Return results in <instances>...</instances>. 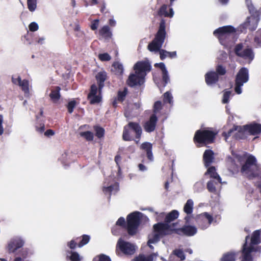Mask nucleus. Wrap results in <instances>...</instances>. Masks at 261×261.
Wrapping results in <instances>:
<instances>
[{
	"label": "nucleus",
	"instance_id": "4",
	"mask_svg": "<svg viewBox=\"0 0 261 261\" xmlns=\"http://www.w3.org/2000/svg\"><path fill=\"white\" fill-rule=\"evenodd\" d=\"M241 173H249V178L261 177V169L257 166V160L254 156L250 154L247 158L241 168Z\"/></svg>",
	"mask_w": 261,
	"mask_h": 261
},
{
	"label": "nucleus",
	"instance_id": "25",
	"mask_svg": "<svg viewBox=\"0 0 261 261\" xmlns=\"http://www.w3.org/2000/svg\"><path fill=\"white\" fill-rule=\"evenodd\" d=\"M140 149L146 152V155L148 160H153V154L152 152V145L151 143L145 142L140 146Z\"/></svg>",
	"mask_w": 261,
	"mask_h": 261
},
{
	"label": "nucleus",
	"instance_id": "16",
	"mask_svg": "<svg viewBox=\"0 0 261 261\" xmlns=\"http://www.w3.org/2000/svg\"><path fill=\"white\" fill-rule=\"evenodd\" d=\"M144 82L145 77L135 72L129 74L126 83L129 87H134L137 86H141Z\"/></svg>",
	"mask_w": 261,
	"mask_h": 261
},
{
	"label": "nucleus",
	"instance_id": "41",
	"mask_svg": "<svg viewBox=\"0 0 261 261\" xmlns=\"http://www.w3.org/2000/svg\"><path fill=\"white\" fill-rule=\"evenodd\" d=\"M80 136L84 138L88 141H92L94 138L93 133L89 130L81 132Z\"/></svg>",
	"mask_w": 261,
	"mask_h": 261
},
{
	"label": "nucleus",
	"instance_id": "28",
	"mask_svg": "<svg viewBox=\"0 0 261 261\" xmlns=\"http://www.w3.org/2000/svg\"><path fill=\"white\" fill-rule=\"evenodd\" d=\"M260 235V230H256L253 231L251 237V242L249 246H254L259 244L261 242Z\"/></svg>",
	"mask_w": 261,
	"mask_h": 261
},
{
	"label": "nucleus",
	"instance_id": "38",
	"mask_svg": "<svg viewBox=\"0 0 261 261\" xmlns=\"http://www.w3.org/2000/svg\"><path fill=\"white\" fill-rule=\"evenodd\" d=\"M156 256V254L155 253H152L147 257L144 256V255H139L134 259V261H153V257Z\"/></svg>",
	"mask_w": 261,
	"mask_h": 261
},
{
	"label": "nucleus",
	"instance_id": "7",
	"mask_svg": "<svg viewBox=\"0 0 261 261\" xmlns=\"http://www.w3.org/2000/svg\"><path fill=\"white\" fill-rule=\"evenodd\" d=\"M141 213L134 212L127 215L126 217V230L130 236L137 233L138 227L141 223Z\"/></svg>",
	"mask_w": 261,
	"mask_h": 261
},
{
	"label": "nucleus",
	"instance_id": "60",
	"mask_svg": "<svg viewBox=\"0 0 261 261\" xmlns=\"http://www.w3.org/2000/svg\"><path fill=\"white\" fill-rule=\"evenodd\" d=\"M21 79L20 76H18L17 78H13L12 77V82L13 84L15 85H19V84H20V82H21Z\"/></svg>",
	"mask_w": 261,
	"mask_h": 261
},
{
	"label": "nucleus",
	"instance_id": "51",
	"mask_svg": "<svg viewBox=\"0 0 261 261\" xmlns=\"http://www.w3.org/2000/svg\"><path fill=\"white\" fill-rule=\"evenodd\" d=\"M76 106V101L74 100H71L68 103L67 108L69 113L71 114Z\"/></svg>",
	"mask_w": 261,
	"mask_h": 261
},
{
	"label": "nucleus",
	"instance_id": "42",
	"mask_svg": "<svg viewBox=\"0 0 261 261\" xmlns=\"http://www.w3.org/2000/svg\"><path fill=\"white\" fill-rule=\"evenodd\" d=\"M246 4L251 14L258 13V12L255 9L252 4L251 0H245Z\"/></svg>",
	"mask_w": 261,
	"mask_h": 261
},
{
	"label": "nucleus",
	"instance_id": "3",
	"mask_svg": "<svg viewBox=\"0 0 261 261\" xmlns=\"http://www.w3.org/2000/svg\"><path fill=\"white\" fill-rule=\"evenodd\" d=\"M142 134V129L139 122H129L123 127L122 139L125 141L134 140L138 144Z\"/></svg>",
	"mask_w": 261,
	"mask_h": 261
},
{
	"label": "nucleus",
	"instance_id": "56",
	"mask_svg": "<svg viewBox=\"0 0 261 261\" xmlns=\"http://www.w3.org/2000/svg\"><path fill=\"white\" fill-rule=\"evenodd\" d=\"M29 28L31 32H35L38 30V24L35 22H32L29 25Z\"/></svg>",
	"mask_w": 261,
	"mask_h": 261
},
{
	"label": "nucleus",
	"instance_id": "37",
	"mask_svg": "<svg viewBox=\"0 0 261 261\" xmlns=\"http://www.w3.org/2000/svg\"><path fill=\"white\" fill-rule=\"evenodd\" d=\"M99 35L105 37H111L112 33L109 26L105 25L99 31Z\"/></svg>",
	"mask_w": 261,
	"mask_h": 261
},
{
	"label": "nucleus",
	"instance_id": "9",
	"mask_svg": "<svg viewBox=\"0 0 261 261\" xmlns=\"http://www.w3.org/2000/svg\"><path fill=\"white\" fill-rule=\"evenodd\" d=\"M249 80V72L247 68H241L237 73L235 79L234 91L238 94L242 93V86Z\"/></svg>",
	"mask_w": 261,
	"mask_h": 261
},
{
	"label": "nucleus",
	"instance_id": "8",
	"mask_svg": "<svg viewBox=\"0 0 261 261\" xmlns=\"http://www.w3.org/2000/svg\"><path fill=\"white\" fill-rule=\"evenodd\" d=\"M115 252L118 256L131 255L135 253L136 246L133 244L119 238L116 245Z\"/></svg>",
	"mask_w": 261,
	"mask_h": 261
},
{
	"label": "nucleus",
	"instance_id": "55",
	"mask_svg": "<svg viewBox=\"0 0 261 261\" xmlns=\"http://www.w3.org/2000/svg\"><path fill=\"white\" fill-rule=\"evenodd\" d=\"M116 225L126 229V223L123 217H120L116 222Z\"/></svg>",
	"mask_w": 261,
	"mask_h": 261
},
{
	"label": "nucleus",
	"instance_id": "63",
	"mask_svg": "<svg viewBox=\"0 0 261 261\" xmlns=\"http://www.w3.org/2000/svg\"><path fill=\"white\" fill-rule=\"evenodd\" d=\"M20 254H21V258H22V260L23 259H25L28 256V252L27 250H24V249H22L20 251Z\"/></svg>",
	"mask_w": 261,
	"mask_h": 261
},
{
	"label": "nucleus",
	"instance_id": "61",
	"mask_svg": "<svg viewBox=\"0 0 261 261\" xmlns=\"http://www.w3.org/2000/svg\"><path fill=\"white\" fill-rule=\"evenodd\" d=\"M114 186L113 185H111L110 186H108L107 187H105L103 188V191L105 192H108L111 193L114 190Z\"/></svg>",
	"mask_w": 261,
	"mask_h": 261
},
{
	"label": "nucleus",
	"instance_id": "36",
	"mask_svg": "<svg viewBox=\"0 0 261 261\" xmlns=\"http://www.w3.org/2000/svg\"><path fill=\"white\" fill-rule=\"evenodd\" d=\"M215 72L217 73L219 77L224 76L227 72L226 68L225 66L222 64H218L216 66V71Z\"/></svg>",
	"mask_w": 261,
	"mask_h": 261
},
{
	"label": "nucleus",
	"instance_id": "46",
	"mask_svg": "<svg viewBox=\"0 0 261 261\" xmlns=\"http://www.w3.org/2000/svg\"><path fill=\"white\" fill-rule=\"evenodd\" d=\"M93 261H111V259L109 256L103 254H101L94 257Z\"/></svg>",
	"mask_w": 261,
	"mask_h": 261
},
{
	"label": "nucleus",
	"instance_id": "27",
	"mask_svg": "<svg viewBox=\"0 0 261 261\" xmlns=\"http://www.w3.org/2000/svg\"><path fill=\"white\" fill-rule=\"evenodd\" d=\"M205 175H208L211 178L216 179L218 182H221V178L216 172V168L214 166H209Z\"/></svg>",
	"mask_w": 261,
	"mask_h": 261
},
{
	"label": "nucleus",
	"instance_id": "48",
	"mask_svg": "<svg viewBox=\"0 0 261 261\" xmlns=\"http://www.w3.org/2000/svg\"><path fill=\"white\" fill-rule=\"evenodd\" d=\"M90 101V103L92 105L98 103L101 100V97L99 95H95L94 96H91L90 98H88Z\"/></svg>",
	"mask_w": 261,
	"mask_h": 261
},
{
	"label": "nucleus",
	"instance_id": "20",
	"mask_svg": "<svg viewBox=\"0 0 261 261\" xmlns=\"http://www.w3.org/2000/svg\"><path fill=\"white\" fill-rule=\"evenodd\" d=\"M95 79L98 86V92L100 94L105 86V82L108 79L107 73L105 71H100L96 74Z\"/></svg>",
	"mask_w": 261,
	"mask_h": 261
},
{
	"label": "nucleus",
	"instance_id": "1",
	"mask_svg": "<svg viewBox=\"0 0 261 261\" xmlns=\"http://www.w3.org/2000/svg\"><path fill=\"white\" fill-rule=\"evenodd\" d=\"M179 216V213L177 210H172L168 213L164 219V222H159L153 225V233L149 236V243H155L160 241L161 238L172 234V230L177 227L178 222L172 223Z\"/></svg>",
	"mask_w": 261,
	"mask_h": 261
},
{
	"label": "nucleus",
	"instance_id": "47",
	"mask_svg": "<svg viewBox=\"0 0 261 261\" xmlns=\"http://www.w3.org/2000/svg\"><path fill=\"white\" fill-rule=\"evenodd\" d=\"M98 90V88H97V86L95 84H92L90 87V92L88 94V98H90L91 96L96 95Z\"/></svg>",
	"mask_w": 261,
	"mask_h": 261
},
{
	"label": "nucleus",
	"instance_id": "44",
	"mask_svg": "<svg viewBox=\"0 0 261 261\" xmlns=\"http://www.w3.org/2000/svg\"><path fill=\"white\" fill-rule=\"evenodd\" d=\"M172 96L169 91H167L163 95V101L164 103L171 104L172 102Z\"/></svg>",
	"mask_w": 261,
	"mask_h": 261
},
{
	"label": "nucleus",
	"instance_id": "31",
	"mask_svg": "<svg viewBox=\"0 0 261 261\" xmlns=\"http://www.w3.org/2000/svg\"><path fill=\"white\" fill-rule=\"evenodd\" d=\"M253 43L256 48L261 47V29L255 32Z\"/></svg>",
	"mask_w": 261,
	"mask_h": 261
},
{
	"label": "nucleus",
	"instance_id": "40",
	"mask_svg": "<svg viewBox=\"0 0 261 261\" xmlns=\"http://www.w3.org/2000/svg\"><path fill=\"white\" fill-rule=\"evenodd\" d=\"M19 86L21 87V90L24 92L25 94L29 93V83L28 80H23L21 81Z\"/></svg>",
	"mask_w": 261,
	"mask_h": 261
},
{
	"label": "nucleus",
	"instance_id": "54",
	"mask_svg": "<svg viewBox=\"0 0 261 261\" xmlns=\"http://www.w3.org/2000/svg\"><path fill=\"white\" fill-rule=\"evenodd\" d=\"M71 255L70 256V259L71 261H80L81 257L79 253L76 252H70Z\"/></svg>",
	"mask_w": 261,
	"mask_h": 261
},
{
	"label": "nucleus",
	"instance_id": "29",
	"mask_svg": "<svg viewBox=\"0 0 261 261\" xmlns=\"http://www.w3.org/2000/svg\"><path fill=\"white\" fill-rule=\"evenodd\" d=\"M238 254V252H227L223 255L220 261H236V257Z\"/></svg>",
	"mask_w": 261,
	"mask_h": 261
},
{
	"label": "nucleus",
	"instance_id": "13",
	"mask_svg": "<svg viewBox=\"0 0 261 261\" xmlns=\"http://www.w3.org/2000/svg\"><path fill=\"white\" fill-rule=\"evenodd\" d=\"M172 234L175 233L181 236L191 237L194 236L197 232L196 227L190 225H184L182 227L178 228L177 226L172 230Z\"/></svg>",
	"mask_w": 261,
	"mask_h": 261
},
{
	"label": "nucleus",
	"instance_id": "45",
	"mask_svg": "<svg viewBox=\"0 0 261 261\" xmlns=\"http://www.w3.org/2000/svg\"><path fill=\"white\" fill-rule=\"evenodd\" d=\"M163 109V105L161 101H156L154 102L153 105V114H156L159 112Z\"/></svg>",
	"mask_w": 261,
	"mask_h": 261
},
{
	"label": "nucleus",
	"instance_id": "21",
	"mask_svg": "<svg viewBox=\"0 0 261 261\" xmlns=\"http://www.w3.org/2000/svg\"><path fill=\"white\" fill-rule=\"evenodd\" d=\"M206 84L208 85H213L216 84L219 80V77L214 71L207 72L204 75Z\"/></svg>",
	"mask_w": 261,
	"mask_h": 261
},
{
	"label": "nucleus",
	"instance_id": "49",
	"mask_svg": "<svg viewBox=\"0 0 261 261\" xmlns=\"http://www.w3.org/2000/svg\"><path fill=\"white\" fill-rule=\"evenodd\" d=\"M216 184V183H215V182L212 180H211L207 182V189L210 192H211V193H215L216 192V187H215Z\"/></svg>",
	"mask_w": 261,
	"mask_h": 261
},
{
	"label": "nucleus",
	"instance_id": "11",
	"mask_svg": "<svg viewBox=\"0 0 261 261\" xmlns=\"http://www.w3.org/2000/svg\"><path fill=\"white\" fill-rule=\"evenodd\" d=\"M249 239V236L246 237V241L244 243L241 250L242 256L241 261H253V257L251 255L253 252H260V247L250 246L247 244V240Z\"/></svg>",
	"mask_w": 261,
	"mask_h": 261
},
{
	"label": "nucleus",
	"instance_id": "22",
	"mask_svg": "<svg viewBox=\"0 0 261 261\" xmlns=\"http://www.w3.org/2000/svg\"><path fill=\"white\" fill-rule=\"evenodd\" d=\"M214 160V153L211 149H206L203 155V161L205 167H208Z\"/></svg>",
	"mask_w": 261,
	"mask_h": 261
},
{
	"label": "nucleus",
	"instance_id": "34",
	"mask_svg": "<svg viewBox=\"0 0 261 261\" xmlns=\"http://www.w3.org/2000/svg\"><path fill=\"white\" fill-rule=\"evenodd\" d=\"M127 88L125 87L122 91H118L117 97H116L119 102L122 103L125 100L127 94Z\"/></svg>",
	"mask_w": 261,
	"mask_h": 261
},
{
	"label": "nucleus",
	"instance_id": "33",
	"mask_svg": "<svg viewBox=\"0 0 261 261\" xmlns=\"http://www.w3.org/2000/svg\"><path fill=\"white\" fill-rule=\"evenodd\" d=\"M112 66L114 68L113 71L115 72V74L118 75L122 74L123 68L121 64L119 63L118 62H115L113 63Z\"/></svg>",
	"mask_w": 261,
	"mask_h": 261
},
{
	"label": "nucleus",
	"instance_id": "53",
	"mask_svg": "<svg viewBox=\"0 0 261 261\" xmlns=\"http://www.w3.org/2000/svg\"><path fill=\"white\" fill-rule=\"evenodd\" d=\"M231 95V91H225L223 93V99H222V103H227L229 101V97Z\"/></svg>",
	"mask_w": 261,
	"mask_h": 261
},
{
	"label": "nucleus",
	"instance_id": "15",
	"mask_svg": "<svg viewBox=\"0 0 261 261\" xmlns=\"http://www.w3.org/2000/svg\"><path fill=\"white\" fill-rule=\"evenodd\" d=\"M259 13L251 14L250 17H248L246 21L241 25V27L243 29H248L251 31H254L258 25L259 20Z\"/></svg>",
	"mask_w": 261,
	"mask_h": 261
},
{
	"label": "nucleus",
	"instance_id": "32",
	"mask_svg": "<svg viewBox=\"0 0 261 261\" xmlns=\"http://www.w3.org/2000/svg\"><path fill=\"white\" fill-rule=\"evenodd\" d=\"M194 203L192 199H188L184 207V211L187 215L191 214L193 212Z\"/></svg>",
	"mask_w": 261,
	"mask_h": 261
},
{
	"label": "nucleus",
	"instance_id": "50",
	"mask_svg": "<svg viewBox=\"0 0 261 261\" xmlns=\"http://www.w3.org/2000/svg\"><path fill=\"white\" fill-rule=\"evenodd\" d=\"M173 254L183 260L185 259V255L183 251L181 249H175L173 251Z\"/></svg>",
	"mask_w": 261,
	"mask_h": 261
},
{
	"label": "nucleus",
	"instance_id": "64",
	"mask_svg": "<svg viewBox=\"0 0 261 261\" xmlns=\"http://www.w3.org/2000/svg\"><path fill=\"white\" fill-rule=\"evenodd\" d=\"M114 160H115V162L116 163L117 165L119 167V162L121 160V156H120V154H117L115 156Z\"/></svg>",
	"mask_w": 261,
	"mask_h": 261
},
{
	"label": "nucleus",
	"instance_id": "59",
	"mask_svg": "<svg viewBox=\"0 0 261 261\" xmlns=\"http://www.w3.org/2000/svg\"><path fill=\"white\" fill-rule=\"evenodd\" d=\"M231 164L233 165V167H232V171L233 172H238L239 170V166L236 164L234 160H233L232 158H231Z\"/></svg>",
	"mask_w": 261,
	"mask_h": 261
},
{
	"label": "nucleus",
	"instance_id": "57",
	"mask_svg": "<svg viewBox=\"0 0 261 261\" xmlns=\"http://www.w3.org/2000/svg\"><path fill=\"white\" fill-rule=\"evenodd\" d=\"M67 246L70 249L73 250L75 249L76 246H77V244L75 242V240H72L70 242H68Z\"/></svg>",
	"mask_w": 261,
	"mask_h": 261
},
{
	"label": "nucleus",
	"instance_id": "14",
	"mask_svg": "<svg viewBox=\"0 0 261 261\" xmlns=\"http://www.w3.org/2000/svg\"><path fill=\"white\" fill-rule=\"evenodd\" d=\"M151 69V65L148 61H138L134 66L136 73L145 77Z\"/></svg>",
	"mask_w": 261,
	"mask_h": 261
},
{
	"label": "nucleus",
	"instance_id": "19",
	"mask_svg": "<svg viewBox=\"0 0 261 261\" xmlns=\"http://www.w3.org/2000/svg\"><path fill=\"white\" fill-rule=\"evenodd\" d=\"M170 6L163 4L158 10V15L160 16L172 18L174 15V11L172 8H169Z\"/></svg>",
	"mask_w": 261,
	"mask_h": 261
},
{
	"label": "nucleus",
	"instance_id": "10",
	"mask_svg": "<svg viewBox=\"0 0 261 261\" xmlns=\"http://www.w3.org/2000/svg\"><path fill=\"white\" fill-rule=\"evenodd\" d=\"M236 132L233 136V138L238 140H244L247 139L248 133L247 129L245 127V125L243 126L234 125L232 128L230 129L227 133L224 132L223 136L225 137L226 139L231 136L232 133Z\"/></svg>",
	"mask_w": 261,
	"mask_h": 261
},
{
	"label": "nucleus",
	"instance_id": "23",
	"mask_svg": "<svg viewBox=\"0 0 261 261\" xmlns=\"http://www.w3.org/2000/svg\"><path fill=\"white\" fill-rule=\"evenodd\" d=\"M154 66L155 67H159L162 70V81L163 82V87H164L166 86L170 80L168 72L165 67V65L164 63L161 62L155 64Z\"/></svg>",
	"mask_w": 261,
	"mask_h": 261
},
{
	"label": "nucleus",
	"instance_id": "26",
	"mask_svg": "<svg viewBox=\"0 0 261 261\" xmlns=\"http://www.w3.org/2000/svg\"><path fill=\"white\" fill-rule=\"evenodd\" d=\"M60 90L61 88L59 86H55L51 90V93H50V98L54 103H58L59 99H60Z\"/></svg>",
	"mask_w": 261,
	"mask_h": 261
},
{
	"label": "nucleus",
	"instance_id": "35",
	"mask_svg": "<svg viewBox=\"0 0 261 261\" xmlns=\"http://www.w3.org/2000/svg\"><path fill=\"white\" fill-rule=\"evenodd\" d=\"M81 238V240L77 244V246L81 248L84 245L87 244L90 240V236L88 234H83L80 238H76V240Z\"/></svg>",
	"mask_w": 261,
	"mask_h": 261
},
{
	"label": "nucleus",
	"instance_id": "39",
	"mask_svg": "<svg viewBox=\"0 0 261 261\" xmlns=\"http://www.w3.org/2000/svg\"><path fill=\"white\" fill-rule=\"evenodd\" d=\"M94 130L95 132V136L99 139L104 137L105 130V129L98 125L94 126Z\"/></svg>",
	"mask_w": 261,
	"mask_h": 261
},
{
	"label": "nucleus",
	"instance_id": "43",
	"mask_svg": "<svg viewBox=\"0 0 261 261\" xmlns=\"http://www.w3.org/2000/svg\"><path fill=\"white\" fill-rule=\"evenodd\" d=\"M37 0H27L28 8L31 12H34L37 8Z\"/></svg>",
	"mask_w": 261,
	"mask_h": 261
},
{
	"label": "nucleus",
	"instance_id": "17",
	"mask_svg": "<svg viewBox=\"0 0 261 261\" xmlns=\"http://www.w3.org/2000/svg\"><path fill=\"white\" fill-rule=\"evenodd\" d=\"M158 117L155 114H152L149 117L148 120L144 122L143 125L144 130L148 133H150L155 130L157 122Z\"/></svg>",
	"mask_w": 261,
	"mask_h": 261
},
{
	"label": "nucleus",
	"instance_id": "52",
	"mask_svg": "<svg viewBox=\"0 0 261 261\" xmlns=\"http://www.w3.org/2000/svg\"><path fill=\"white\" fill-rule=\"evenodd\" d=\"M98 58L101 61H109L111 59V57L108 53H103L99 54Z\"/></svg>",
	"mask_w": 261,
	"mask_h": 261
},
{
	"label": "nucleus",
	"instance_id": "62",
	"mask_svg": "<svg viewBox=\"0 0 261 261\" xmlns=\"http://www.w3.org/2000/svg\"><path fill=\"white\" fill-rule=\"evenodd\" d=\"M3 116L2 115H0V135H2L4 133V129L3 127Z\"/></svg>",
	"mask_w": 261,
	"mask_h": 261
},
{
	"label": "nucleus",
	"instance_id": "24",
	"mask_svg": "<svg viewBox=\"0 0 261 261\" xmlns=\"http://www.w3.org/2000/svg\"><path fill=\"white\" fill-rule=\"evenodd\" d=\"M24 244L22 240L15 239L10 242L8 245V249L9 252L14 253L16 250L21 248Z\"/></svg>",
	"mask_w": 261,
	"mask_h": 261
},
{
	"label": "nucleus",
	"instance_id": "30",
	"mask_svg": "<svg viewBox=\"0 0 261 261\" xmlns=\"http://www.w3.org/2000/svg\"><path fill=\"white\" fill-rule=\"evenodd\" d=\"M195 219L197 222L207 220L208 224H211L213 220V218L208 213L205 212L197 216Z\"/></svg>",
	"mask_w": 261,
	"mask_h": 261
},
{
	"label": "nucleus",
	"instance_id": "18",
	"mask_svg": "<svg viewBox=\"0 0 261 261\" xmlns=\"http://www.w3.org/2000/svg\"><path fill=\"white\" fill-rule=\"evenodd\" d=\"M245 127L247 129L248 135L256 136L261 133V124L253 122L248 124H246Z\"/></svg>",
	"mask_w": 261,
	"mask_h": 261
},
{
	"label": "nucleus",
	"instance_id": "12",
	"mask_svg": "<svg viewBox=\"0 0 261 261\" xmlns=\"http://www.w3.org/2000/svg\"><path fill=\"white\" fill-rule=\"evenodd\" d=\"M243 45L242 43L236 45L234 51L235 54L244 60H248L250 63L254 58V54L251 48H247L243 49Z\"/></svg>",
	"mask_w": 261,
	"mask_h": 261
},
{
	"label": "nucleus",
	"instance_id": "6",
	"mask_svg": "<svg viewBox=\"0 0 261 261\" xmlns=\"http://www.w3.org/2000/svg\"><path fill=\"white\" fill-rule=\"evenodd\" d=\"M217 133L214 131L204 129L197 130L194 135L193 141L195 143L206 145L214 142Z\"/></svg>",
	"mask_w": 261,
	"mask_h": 261
},
{
	"label": "nucleus",
	"instance_id": "5",
	"mask_svg": "<svg viewBox=\"0 0 261 261\" xmlns=\"http://www.w3.org/2000/svg\"><path fill=\"white\" fill-rule=\"evenodd\" d=\"M236 32V30L233 27L226 25L215 30L213 34L219 39L222 45H227L231 41Z\"/></svg>",
	"mask_w": 261,
	"mask_h": 261
},
{
	"label": "nucleus",
	"instance_id": "2",
	"mask_svg": "<svg viewBox=\"0 0 261 261\" xmlns=\"http://www.w3.org/2000/svg\"><path fill=\"white\" fill-rule=\"evenodd\" d=\"M166 22L164 19H162L159 25V30L155 35L153 40L149 43L147 48L150 51H159L160 58L163 60L166 57L171 59L176 57V51L169 52L166 50L161 49L166 37Z\"/></svg>",
	"mask_w": 261,
	"mask_h": 261
},
{
	"label": "nucleus",
	"instance_id": "58",
	"mask_svg": "<svg viewBox=\"0 0 261 261\" xmlns=\"http://www.w3.org/2000/svg\"><path fill=\"white\" fill-rule=\"evenodd\" d=\"M98 25H99V20L95 19L91 23V24L90 26L91 29L93 31H95V30H97Z\"/></svg>",
	"mask_w": 261,
	"mask_h": 261
}]
</instances>
